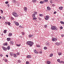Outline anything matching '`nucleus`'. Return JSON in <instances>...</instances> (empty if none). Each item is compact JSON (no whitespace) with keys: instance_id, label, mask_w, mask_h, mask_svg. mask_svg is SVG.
I'll return each mask as SVG.
<instances>
[{"instance_id":"obj_24","label":"nucleus","mask_w":64,"mask_h":64,"mask_svg":"<svg viewBox=\"0 0 64 64\" xmlns=\"http://www.w3.org/2000/svg\"><path fill=\"white\" fill-rule=\"evenodd\" d=\"M7 48L8 50H10V46H8L7 47Z\"/></svg>"},{"instance_id":"obj_57","label":"nucleus","mask_w":64,"mask_h":64,"mask_svg":"<svg viewBox=\"0 0 64 64\" xmlns=\"http://www.w3.org/2000/svg\"><path fill=\"white\" fill-rule=\"evenodd\" d=\"M6 56L7 57H8V55H6Z\"/></svg>"},{"instance_id":"obj_50","label":"nucleus","mask_w":64,"mask_h":64,"mask_svg":"<svg viewBox=\"0 0 64 64\" xmlns=\"http://www.w3.org/2000/svg\"><path fill=\"white\" fill-rule=\"evenodd\" d=\"M7 6H8V7H9V4H7Z\"/></svg>"},{"instance_id":"obj_30","label":"nucleus","mask_w":64,"mask_h":64,"mask_svg":"<svg viewBox=\"0 0 64 64\" xmlns=\"http://www.w3.org/2000/svg\"><path fill=\"white\" fill-rule=\"evenodd\" d=\"M32 18L33 20H35L36 19H37V18Z\"/></svg>"},{"instance_id":"obj_1","label":"nucleus","mask_w":64,"mask_h":64,"mask_svg":"<svg viewBox=\"0 0 64 64\" xmlns=\"http://www.w3.org/2000/svg\"><path fill=\"white\" fill-rule=\"evenodd\" d=\"M26 44L27 45H28L30 47H31V46H32V45L34 44V43L32 42L29 41L27 42Z\"/></svg>"},{"instance_id":"obj_58","label":"nucleus","mask_w":64,"mask_h":64,"mask_svg":"<svg viewBox=\"0 0 64 64\" xmlns=\"http://www.w3.org/2000/svg\"><path fill=\"white\" fill-rule=\"evenodd\" d=\"M2 19H4V20L5 19V18L4 17V18H2Z\"/></svg>"},{"instance_id":"obj_23","label":"nucleus","mask_w":64,"mask_h":64,"mask_svg":"<svg viewBox=\"0 0 64 64\" xmlns=\"http://www.w3.org/2000/svg\"><path fill=\"white\" fill-rule=\"evenodd\" d=\"M24 10L25 11H27V8L26 7H25L24 8Z\"/></svg>"},{"instance_id":"obj_51","label":"nucleus","mask_w":64,"mask_h":64,"mask_svg":"<svg viewBox=\"0 0 64 64\" xmlns=\"http://www.w3.org/2000/svg\"><path fill=\"white\" fill-rule=\"evenodd\" d=\"M3 56V55L2 54H0V56L1 57H2V56Z\"/></svg>"},{"instance_id":"obj_37","label":"nucleus","mask_w":64,"mask_h":64,"mask_svg":"<svg viewBox=\"0 0 64 64\" xmlns=\"http://www.w3.org/2000/svg\"><path fill=\"white\" fill-rule=\"evenodd\" d=\"M0 11H1L2 14V13H3V10H0Z\"/></svg>"},{"instance_id":"obj_64","label":"nucleus","mask_w":64,"mask_h":64,"mask_svg":"<svg viewBox=\"0 0 64 64\" xmlns=\"http://www.w3.org/2000/svg\"><path fill=\"white\" fill-rule=\"evenodd\" d=\"M35 14H36H36H37V13L36 14L35 13Z\"/></svg>"},{"instance_id":"obj_18","label":"nucleus","mask_w":64,"mask_h":64,"mask_svg":"<svg viewBox=\"0 0 64 64\" xmlns=\"http://www.w3.org/2000/svg\"><path fill=\"white\" fill-rule=\"evenodd\" d=\"M4 45H6V46H7L8 45V44L7 42L5 43L4 44H3Z\"/></svg>"},{"instance_id":"obj_53","label":"nucleus","mask_w":64,"mask_h":64,"mask_svg":"<svg viewBox=\"0 0 64 64\" xmlns=\"http://www.w3.org/2000/svg\"><path fill=\"white\" fill-rule=\"evenodd\" d=\"M38 19L39 20H41V18H38Z\"/></svg>"},{"instance_id":"obj_4","label":"nucleus","mask_w":64,"mask_h":64,"mask_svg":"<svg viewBox=\"0 0 64 64\" xmlns=\"http://www.w3.org/2000/svg\"><path fill=\"white\" fill-rule=\"evenodd\" d=\"M5 24H6V25H7V24H8V25H11V23H10V22H5Z\"/></svg>"},{"instance_id":"obj_40","label":"nucleus","mask_w":64,"mask_h":64,"mask_svg":"<svg viewBox=\"0 0 64 64\" xmlns=\"http://www.w3.org/2000/svg\"><path fill=\"white\" fill-rule=\"evenodd\" d=\"M45 2H48V0H44Z\"/></svg>"},{"instance_id":"obj_39","label":"nucleus","mask_w":64,"mask_h":64,"mask_svg":"<svg viewBox=\"0 0 64 64\" xmlns=\"http://www.w3.org/2000/svg\"><path fill=\"white\" fill-rule=\"evenodd\" d=\"M60 29H63V27H62V26H61L60 27Z\"/></svg>"},{"instance_id":"obj_56","label":"nucleus","mask_w":64,"mask_h":64,"mask_svg":"<svg viewBox=\"0 0 64 64\" xmlns=\"http://www.w3.org/2000/svg\"><path fill=\"white\" fill-rule=\"evenodd\" d=\"M56 12H54V14H56Z\"/></svg>"},{"instance_id":"obj_48","label":"nucleus","mask_w":64,"mask_h":64,"mask_svg":"<svg viewBox=\"0 0 64 64\" xmlns=\"http://www.w3.org/2000/svg\"><path fill=\"white\" fill-rule=\"evenodd\" d=\"M61 36L62 37H63V36H64V35L62 34Z\"/></svg>"},{"instance_id":"obj_63","label":"nucleus","mask_w":64,"mask_h":64,"mask_svg":"<svg viewBox=\"0 0 64 64\" xmlns=\"http://www.w3.org/2000/svg\"><path fill=\"white\" fill-rule=\"evenodd\" d=\"M47 44H49V43H47Z\"/></svg>"},{"instance_id":"obj_41","label":"nucleus","mask_w":64,"mask_h":64,"mask_svg":"<svg viewBox=\"0 0 64 64\" xmlns=\"http://www.w3.org/2000/svg\"><path fill=\"white\" fill-rule=\"evenodd\" d=\"M12 2L13 3H14V2H16V1L15 0H12Z\"/></svg>"},{"instance_id":"obj_34","label":"nucleus","mask_w":64,"mask_h":64,"mask_svg":"<svg viewBox=\"0 0 64 64\" xmlns=\"http://www.w3.org/2000/svg\"><path fill=\"white\" fill-rule=\"evenodd\" d=\"M10 43H11L12 45H13V42L12 41H10Z\"/></svg>"},{"instance_id":"obj_12","label":"nucleus","mask_w":64,"mask_h":64,"mask_svg":"<svg viewBox=\"0 0 64 64\" xmlns=\"http://www.w3.org/2000/svg\"><path fill=\"white\" fill-rule=\"evenodd\" d=\"M34 52L36 53V54H37V53H38V52L36 51V50H34Z\"/></svg>"},{"instance_id":"obj_33","label":"nucleus","mask_w":64,"mask_h":64,"mask_svg":"<svg viewBox=\"0 0 64 64\" xmlns=\"http://www.w3.org/2000/svg\"><path fill=\"white\" fill-rule=\"evenodd\" d=\"M44 50H46V49H47V47H44Z\"/></svg>"},{"instance_id":"obj_44","label":"nucleus","mask_w":64,"mask_h":64,"mask_svg":"<svg viewBox=\"0 0 64 64\" xmlns=\"http://www.w3.org/2000/svg\"><path fill=\"white\" fill-rule=\"evenodd\" d=\"M26 64H29V62H26Z\"/></svg>"},{"instance_id":"obj_20","label":"nucleus","mask_w":64,"mask_h":64,"mask_svg":"<svg viewBox=\"0 0 64 64\" xmlns=\"http://www.w3.org/2000/svg\"><path fill=\"white\" fill-rule=\"evenodd\" d=\"M63 8V7L62 6H61L59 7V8L60 10H62V9Z\"/></svg>"},{"instance_id":"obj_7","label":"nucleus","mask_w":64,"mask_h":64,"mask_svg":"<svg viewBox=\"0 0 64 64\" xmlns=\"http://www.w3.org/2000/svg\"><path fill=\"white\" fill-rule=\"evenodd\" d=\"M32 16L33 18H35V14L34 13L33 14Z\"/></svg>"},{"instance_id":"obj_17","label":"nucleus","mask_w":64,"mask_h":64,"mask_svg":"<svg viewBox=\"0 0 64 64\" xmlns=\"http://www.w3.org/2000/svg\"><path fill=\"white\" fill-rule=\"evenodd\" d=\"M12 35V34L11 33H10L8 35V36H11Z\"/></svg>"},{"instance_id":"obj_11","label":"nucleus","mask_w":64,"mask_h":64,"mask_svg":"<svg viewBox=\"0 0 64 64\" xmlns=\"http://www.w3.org/2000/svg\"><path fill=\"white\" fill-rule=\"evenodd\" d=\"M46 63L47 64H50L51 63V62L49 61H47Z\"/></svg>"},{"instance_id":"obj_10","label":"nucleus","mask_w":64,"mask_h":64,"mask_svg":"<svg viewBox=\"0 0 64 64\" xmlns=\"http://www.w3.org/2000/svg\"><path fill=\"white\" fill-rule=\"evenodd\" d=\"M7 40L8 41H9L11 40V39H10V38H7Z\"/></svg>"},{"instance_id":"obj_55","label":"nucleus","mask_w":64,"mask_h":64,"mask_svg":"<svg viewBox=\"0 0 64 64\" xmlns=\"http://www.w3.org/2000/svg\"><path fill=\"white\" fill-rule=\"evenodd\" d=\"M40 54H42V52H40Z\"/></svg>"},{"instance_id":"obj_14","label":"nucleus","mask_w":64,"mask_h":64,"mask_svg":"<svg viewBox=\"0 0 64 64\" xmlns=\"http://www.w3.org/2000/svg\"><path fill=\"white\" fill-rule=\"evenodd\" d=\"M47 9L48 10H51V8H50V7L49 6L47 7Z\"/></svg>"},{"instance_id":"obj_5","label":"nucleus","mask_w":64,"mask_h":64,"mask_svg":"<svg viewBox=\"0 0 64 64\" xmlns=\"http://www.w3.org/2000/svg\"><path fill=\"white\" fill-rule=\"evenodd\" d=\"M49 16H46V18H45V20H48V19H49Z\"/></svg>"},{"instance_id":"obj_49","label":"nucleus","mask_w":64,"mask_h":64,"mask_svg":"<svg viewBox=\"0 0 64 64\" xmlns=\"http://www.w3.org/2000/svg\"><path fill=\"white\" fill-rule=\"evenodd\" d=\"M24 32H22V35H24Z\"/></svg>"},{"instance_id":"obj_19","label":"nucleus","mask_w":64,"mask_h":64,"mask_svg":"<svg viewBox=\"0 0 64 64\" xmlns=\"http://www.w3.org/2000/svg\"><path fill=\"white\" fill-rule=\"evenodd\" d=\"M37 1V0H32V2L33 3H35V2H36Z\"/></svg>"},{"instance_id":"obj_46","label":"nucleus","mask_w":64,"mask_h":64,"mask_svg":"<svg viewBox=\"0 0 64 64\" xmlns=\"http://www.w3.org/2000/svg\"><path fill=\"white\" fill-rule=\"evenodd\" d=\"M44 27H45V28H47V26H46V25H45L44 26Z\"/></svg>"},{"instance_id":"obj_42","label":"nucleus","mask_w":64,"mask_h":64,"mask_svg":"<svg viewBox=\"0 0 64 64\" xmlns=\"http://www.w3.org/2000/svg\"><path fill=\"white\" fill-rule=\"evenodd\" d=\"M5 3H6V4H8V2L7 1Z\"/></svg>"},{"instance_id":"obj_54","label":"nucleus","mask_w":64,"mask_h":64,"mask_svg":"<svg viewBox=\"0 0 64 64\" xmlns=\"http://www.w3.org/2000/svg\"><path fill=\"white\" fill-rule=\"evenodd\" d=\"M18 62L19 63H20V60H18Z\"/></svg>"},{"instance_id":"obj_60","label":"nucleus","mask_w":64,"mask_h":64,"mask_svg":"<svg viewBox=\"0 0 64 64\" xmlns=\"http://www.w3.org/2000/svg\"><path fill=\"white\" fill-rule=\"evenodd\" d=\"M0 19H2V17H1V16H0Z\"/></svg>"},{"instance_id":"obj_35","label":"nucleus","mask_w":64,"mask_h":64,"mask_svg":"<svg viewBox=\"0 0 64 64\" xmlns=\"http://www.w3.org/2000/svg\"><path fill=\"white\" fill-rule=\"evenodd\" d=\"M39 16H43V14H39Z\"/></svg>"},{"instance_id":"obj_61","label":"nucleus","mask_w":64,"mask_h":64,"mask_svg":"<svg viewBox=\"0 0 64 64\" xmlns=\"http://www.w3.org/2000/svg\"><path fill=\"white\" fill-rule=\"evenodd\" d=\"M34 12V13H36V14L37 13V12Z\"/></svg>"},{"instance_id":"obj_52","label":"nucleus","mask_w":64,"mask_h":64,"mask_svg":"<svg viewBox=\"0 0 64 64\" xmlns=\"http://www.w3.org/2000/svg\"><path fill=\"white\" fill-rule=\"evenodd\" d=\"M19 27H20V28H22V26H19Z\"/></svg>"},{"instance_id":"obj_21","label":"nucleus","mask_w":64,"mask_h":64,"mask_svg":"<svg viewBox=\"0 0 64 64\" xmlns=\"http://www.w3.org/2000/svg\"><path fill=\"white\" fill-rule=\"evenodd\" d=\"M44 3V2H42V1H41L40 2V4H43Z\"/></svg>"},{"instance_id":"obj_29","label":"nucleus","mask_w":64,"mask_h":64,"mask_svg":"<svg viewBox=\"0 0 64 64\" xmlns=\"http://www.w3.org/2000/svg\"><path fill=\"white\" fill-rule=\"evenodd\" d=\"M13 56L14 57H16L17 56H16V55L15 54H14L13 55Z\"/></svg>"},{"instance_id":"obj_9","label":"nucleus","mask_w":64,"mask_h":64,"mask_svg":"<svg viewBox=\"0 0 64 64\" xmlns=\"http://www.w3.org/2000/svg\"><path fill=\"white\" fill-rule=\"evenodd\" d=\"M27 58H31V55H28L27 56Z\"/></svg>"},{"instance_id":"obj_13","label":"nucleus","mask_w":64,"mask_h":64,"mask_svg":"<svg viewBox=\"0 0 64 64\" xmlns=\"http://www.w3.org/2000/svg\"><path fill=\"white\" fill-rule=\"evenodd\" d=\"M59 63H60V64L61 63V64H62H62H64V62H63L62 61H61Z\"/></svg>"},{"instance_id":"obj_43","label":"nucleus","mask_w":64,"mask_h":64,"mask_svg":"<svg viewBox=\"0 0 64 64\" xmlns=\"http://www.w3.org/2000/svg\"><path fill=\"white\" fill-rule=\"evenodd\" d=\"M16 54L17 55H19V52H17L16 53Z\"/></svg>"},{"instance_id":"obj_16","label":"nucleus","mask_w":64,"mask_h":64,"mask_svg":"<svg viewBox=\"0 0 64 64\" xmlns=\"http://www.w3.org/2000/svg\"><path fill=\"white\" fill-rule=\"evenodd\" d=\"M58 54L59 56H60V55H62V54L61 52H59L58 53Z\"/></svg>"},{"instance_id":"obj_2","label":"nucleus","mask_w":64,"mask_h":64,"mask_svg":"<svg viewBox=\"0 0 64 64\" xmlns=\"http://www.w3.org/2000/svg\"><path fill=\"white\" fill-rule=\"evenodd\" d=\"M51 29L52 30H58V28H57V27L55 26L52 27Z\"/></svg>"},{"instance_id":"obj_27","label":"nucleus","mask_w":64,"mask_h":64,"mask_svg":"<svg viewBox=\"0 0 64 64\" xmlns=\"http://www.w3.org/2000/svg\"><path fill=\"white\" fill-rule=\"evenodd\" d=\"M4 33H6V32H7V30H4Z\"/></svg>"},{"instance_id":"obj_32","label":"nucleus","mask_w":64,"mask_h":64,"mask_svg":"<svg viewBox=\"0 0 64 64\" xmlns=\"http://www.w3.org/2000/svg\"><path fill=\"white\" fill-rule=\"evenodd\" d=\"M28 36H29V37L31 38V37H32V35H31V34H30V35H29Z\"/></svg>"},{"instance_id":"obj_22","label":"nucleus","mask_w":64,"mask_h":64,"mask_svg":"<svg viewBox=\"0 0 64 64\" xmlns=\"http://www.w3.org/2000/svg\"><path fill=\"white\" fill-rule=\"evenodd\" d=\"M60 23L62 24H63V25H64V22L62 21H60Z\"/></svg>"},{"instance_id":"obj_26","label":"nucleus","mask_w":64,"mask_h":64,"mask_svg":"<svg viewBox=\"0 0 64 64\" xmlns=\"http://www.w3.org/2000/svg\"><path fill=\"white\" fill-rule=\"evenodd\" d=\"M10 54L11 56H13V54H13V53L10 52Z\"/></svg>"},{"instance_id":"obj_3","label":"nucleus","mask_w":64,"mask_h":64,"mask_svg":"<svg viewBox=\"0 0 64 64\" xmlns=\"http://www.w3.org/2000/svg\"><path fill=\"white\" fill-rule=\"evenodd\" d=\"M12 14L14 16V17H18V16H19V15L17 14V13L14 12L12 13Z\"/></svg>"},{"instance_id":"obj_8","label":"nucleus","mask_w":64,"mask_h":64,"mask_svg":"<svg viewBox=\"0 0 64 64\" xmlns=\"http://www.w3.org/2000/svg\"><path fill=\"white\" fill-rule=\"evenodd\" d=\"M56 45H58V46H59V45L60 44V43H58V42H56Z\"/></svg>"},{"instance_id":"obj_31","label":"nucleus","mask_w":64,"mask_h":64,"mask_svg":"<svg viewBox=\"0 0 64 64\" xmlns=\"http://www.w3.org/2000/svg\"><path fill=\"white\" fill-rule=\"evenodd\" d=\"M16 24V25H17V26H18V25H19V23H18V22H17Z\"/></svg>"},{"instance_id":"obj_47","label":"nucleus","mask_w":64,"mask_h":64,"mask_svg":"<svg viewBox=\"0 0 64 64\" xmlns=\"http://www.w3.org/2000/svg\"><path fill=\"white\" fill-rule=\"evenodd\" d=\"M52 6H55V4H52Z\"/></svg>"},{"instance_id":"obj_62","label":"nucleus","mask_w":64,"mask_h":64,"mask_svg":"<svg viewBox=\"0 0 64 64\" xmlns=\"http://www.w3.org/2000/svg\"><path fill=\"white\" fill-rule=\"evenodd\" d=\"M50 3H52V1H50Z\"/></svg>"},{"instance_id":"obj_45","label":"nucleus","mask_w":64,"mask_h":64,"mask_svg":"<svg viewBox=\"0 0 64 64\" xmlns=\"http://www.w3.org/2000/svg\"><path fill=\"white\" fill-rule=\"evenodd\" d=\"M11 19H12V20H14V18H13L12 17H11Z\"/></svg>"},{"instance_id":"obj_38","label":"nucleus","mask_w":64,"mask_h":64,"mask_svg":"<svg viewBox=\"0 0 64 64\" xmlns=\"http://www.w3.org/2000/svg\"><path fill=\"white\" fill-rule=\"evenodd\" d=\"M36 47H40V46L39 45H37Z\"/></svg>"},{"instance_id":"obj_28","label":"nucleus","mask_w":64,"mask_h":64,"mask_svg":"<svg viewBox=\"0 0 64 64\" xmlns=\"http://www.w3.org/2000/svg\"><path fill=\"white\" fill-rule=\"evenodd\" d=\"M16 46H18V47H20V46H21V44H16Z\"/></svg>"},{"instance_id":"obj_59","label":"nucleus","mask_w":64,"mask_h":64,"mask_svg":"<svg viewBox=\"0 0 64 64\" xmlns=\"http://www.w3.org/2000/svg\"><path fill=\"white\" fill-rule=\"evenodd\" d=\"M5 62H7V60L6 59Z\"/></svg>"},{"instance_id":"obj_25","label":"nucleus","mask_w":64,"mask_h":64,"mask_svg":"<svg viewBox=\"0 0 64 64\" xmlns=\"http://www.w3.org/2000/svg\"><path fill=\"white\" fill-rule=\"evenodd\" d=\"M53 54H51L50 55V57H52V56H53Z\"/></svg>"},{"instance_id":"obj_6","label":"nucleus","mask_w":64,"mask_h":64,"mask_svg":"<svg viewBox=\"0 0 64 64\" xmlns=\"http://www.w3.org/2000/svg\"><path fill=\"white\" fill-rule=\"evenodd\" d=\"M56 40H57L55 38H54L53 39H52V40L53 41H56Z\"/></svg>"},{"instance_id":"obj_15","label":"nucleus","mask_w":64,"mask_h":64,"mask_svg":"<svg viewBox=\"0 0 64 64\" xmlns=\"http://www.w3.org/2000/svg\"><path fill=\"white\" fill-rule=\"evenodd\" d=\"M2 48L4 50H6V48L5 47H4V46H3L2 47Z\"/></svg>"},{"instance_id":"obj_36","label":"nucleus","mask_w":64,"mask_h":64,"mask_svg":"<svg viewBox=\"0 0 64 64\" xmlns=\"http://www.w3.org/2000/svg\"><path fill=\"white\" fill-rule=\"evenodd\" d=\"M57 62H60V59H58L57 60Z\"/></svg>"}]
</instances>
